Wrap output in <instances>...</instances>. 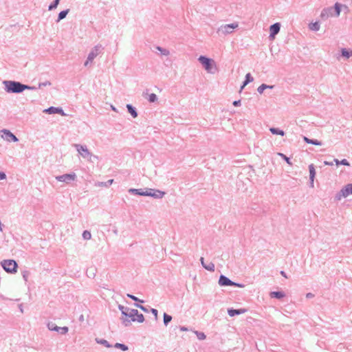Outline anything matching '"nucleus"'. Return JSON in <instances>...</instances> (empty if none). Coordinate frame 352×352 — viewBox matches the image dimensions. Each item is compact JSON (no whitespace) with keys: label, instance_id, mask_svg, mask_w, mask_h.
Listing matches in <instances>:
<instances>
[{"label":"nucleus","instance_id":"obj_1","mask_svg":"<svg viewBox=\"0 0 352 352\" xmlns=\"http://www.w3.org/2000/svg\"><path fill=\"white\" fill-rule=\"evenodd\" d=\"M3 83L5 85V90L8 93L20 94L25 90V85L18 81L4 80Z\"/></svg>","mask_w":352,"mask_h":352},{"label":"nucleus","instance_id":"obj_2","mask_svg":"<svg viewBox=\"0 0 352 352\" xmlns=\"http://www.w3.org/2000/svg\"><path fill=\"white\" fill-rule=\"evenodd\" d=\"M103 50L104 47L100 44H98L95 47H94L91 51L89 53L87 60L84 63V65L85 67H87L89 64H91L94 60V58L102 52Z\"/></svg>","mask_w":352,"mask_h":352},{"label":"nucleus","instance_id":"obj_3","mask_svg":"<svg viewBox=\"0 0 352 352\" xmlns=\"http://www.w3.org/2000/svg\"><path fill=\"white\" fill-rule=\"evenodd\" d=\"M1 265L3 270L10 274H14L17 272L18 264L12 259H6L1 261Z\"/></svg>","mask_w":352,"mask_h":352},{"label":"nucleus","instance_id":"obj_4","mask_svg":"<svg viewBox=\"0 0 352 352\" xmlns=\"http://www.w3.org/2000/svg\"><path fill=\"white\" fill-rule=\"evenodd\" d=\"M198 60L208 72L211 74L214 73L212 68H216V65L214 61L212 59L205 56H200L198 58Z\"/></svg>","mask_w":352,"mask_h":352},{"label":"nucleus","instance_id":"obj_5","mask_svg":"<svg viewBox=\"0 0 352 352\" xmlns=\"http://www.w3.org/2000/svg\"><path fill=\"white\" fill-rule=\"evenodd\" d=\"M349 195H352V184H346L339 192H338L334 197V201H340L342 198H345Z\"/></svg>","mask_w":352,"mask_h":352},{"label":"nucleus","instance_id":"obj_6","mask_svg":"<svg viewBox=\"0 0 352 352\" xmlns=\"http://www.w3.org/2000/svg\"><path fill=\"white\" fill-rule=\"evenodd\" d=\"M74 146L76 148L78 153L83 157V158H88L89 157L90 158L94 157L95 159H98V157L96 155H92L88 150L87 146L85 145H81L78 144H74Z\"/></svg>","mask_w":352,"mask_h":352},{"label":"nucleus","instance_id":"obj_7","mask_svg":"<svg viewBox=\"0 0 352 352\" xmlns=\"http://www.w3.org/2000/svg\"><path fill=\"white\" fill-rule=\"evenodd\" d=\"M118 309L121 311L122 315L124 316L126 318L128 317L131 319L132 317L135 316V315L138 314L137 309H131L124 305H119Z\"/></svg>","mask_w":352,"mask_h":352},{"label":"nucleus","instance_id":"obj_8","mask_svg":"<svg viewBox=\"0 0 352 352\" xmlns=\"http://www.w3.org/2000/svg\"><path fill=\"white\" fill-rule=\"evenodd\" d=\"M121 320H122V324L125 327H128L131 324V321L138 322L140 323L143 322L144 321V317L142 314H140L139 311H138V314H136L135 316L132 317L131 320H129L127 318H122Z\"/></svg>","mask_w":352,"mask_h":352},{"label":"nucleus","instance_id":"obj_9","mask_svg":"<svg viewBox=\"0 0 352 352\" xmlns=\"http://www.w3.org/2000/svg\"><path fill=\"white\" fill-rule=\"evenodd\" d=\"M76 178V175L73 173L63 174L56 177V179L58 182H65L66 184L70 183L72 181H74Z\"/></svg>","mask_w":352,"mask_h":352},{"label":"nucleus","instance_id":"obj_10","mask_svg":"<svg viewBox=\"0 0 352 352\" xmlns=\"http://www.w3.org/2000/svg\"><path fill=\"white\" fill-rule=\"evenodd\" d=\"M47 328L50 331H57L61 335H65L67 333L69 329L67 327H59L54 322H49L47 324Z\"/></svg>","mask_w":352,"mask_h":352},{"label":"nucleus","instance_id":"obj_11","mask_svg":"<svg viewBox=\"0 0 352 352\" xmlns=\"http://www.w3.org/2000/svg\"><path fill=\"white\" fill-rule=\"evenodd\" d=\"M238 27V23H232L230 24H226L225 25H221L218 32H222L224 34H230L232 32V30Z\"/></svg>","mask_w":352,"mask_h":352},{"label":"nucleus","instance_id":"obj_12","mask_svg":"<svg viewBox=\"0 0 352 352\" xmlns=\"http://www.w3.org/2000/svg\"><path fill=\"white\" fill-rule=\"evenodd\" d=\"M334 16L333 14V7H328L326 8H324L320 14V18L322 20H326L330 16Z\"/></svg>","mask_w":352,"mask_h":352},{"label":"nucleus","instance_id":"obj_13","mask_svg":"<svg viewBox=\"0 0 352 352\" xmlns=\"http://www.w3.org/2000/svg\"><path fill=\"white\" fill-rule=\"evenodd\" d=\"M43 111L47 113H49V114L58 113L63 116H66V113L64 112L63 109L60 107H50L45 109Z\"/></svg>","mask_w":352,"mask_h":352},{"label":"nucleus","instance_id":"obj_14","mask_svg":"<svg viewBox=\"0 0 352 352\" xmlns=\"http://www.w3.org/2000/svg\"><path fill=\"white\" fill-rule=\"evenodd\" d=\"M2 133H3L4 136H3L7 141H12V142H17L19 139L16 138V136L13 134L12 132H10L8 129H3Z\"/></svg>","mask_w":352,"mask_h":352},{"label":"nucleus","instance_id":"obj_15","mask_svg":"<svg viewBox=\"0 0 352 352\" xmlns=\"http://www.w3.org/2000/svg\"><path fill=\"white\" fill-rule=\"evenodd\" d=\"M280 29V24L275 23L270 27V37L274 38V36L279 32Z\"/></svg>","mask_w":352,"mask_h":352},{"label":"nucleus","instance_id":"obj_16","mask_svg":"<svg viewBox=\"0 0 352 352\" xmlns=\"http://www.w3.org/2000/svg\"><path fill=\"white\" fill-rule=\"evenodd\" d=\"M219 284L221 286H232L234 282L224 275H221L219 279Z\"/></svg>","mask_w":352,"mask_h":352},{"label":"nucleus","instance_id":"obj_17","mask_svg":"<svg viewBox=\"0 0 352 352\" xmlns=\"http://www.w3.org/2000/svg\"><path fill=\"white\" fill-rule=\"evenodd\" d=\"M310 186H314V181L316 176V170L313 164L309 165Z\"/></svg>","mask_w":352,"mask_h":352},{"label":"nucleus","instance_id":"obj_18","mask_svg":"<svg viewBox=\"0 0 352 352\" xmlns=\"http://www.w3.org/2000/svg\"><path fill=\"white\" fill-rule=\"evenodd\" d=\"M245 312V309H234L231 308V309H228V314L230 317L240 315Z\"/></svg>","mask_w":352,"mask_h":352},{"label":"nucleus","instance_id":"obj_19","mask_svg":"<svg viewBox=\"0 0 352 352\" xmlns=\"http://www.w3.org/2000/svg\"><path fill=\"white\" fill-rule=\"evenodd\" d=\"M126 107L127 109L128 112L131 115V116L133 118H135L138 117V112H137V110H136L135 107H134L131 104H127Z\"/></svg>","mask_w":352,"mask_h":352},{"label":"nucleus","instance_id":"obj_20","mask_svg":"<svg viewBox=\"0 0 352 352\" xmlns=\"http://www.w3.org/2000/svg\"><path fill=\"white\" fill-rule=\"evenodd\" d=\"M270 296L271 298L281 299L285 296V294L283 292L276 291L270 292Z\"/></svg>","mask_w":352,"mask_h":352},{"label":"nucleus","instance_id":"obj_21","mask_svg":"<svg viewBox=\"0 0 352 352\" xmlns=\"http://www.w3.org/2000/svg\"><path fill=\"white\" fill-rule=\"evenodd\" d=\"M129 192L133 195H141L144 196L145 190L142 188H130L129 190Z\"/></svg>","mask_w":352,"mask_h":352},{"label":"nucleus","instance_id":"obj_22","mask_svg":"<svg viewBox=\"0 0 352 352\" xmlns=\"http://www.w3.org/2000/svg\"><path fill=\"white\" fill-rule=\"evenodd\" d=\"M165 195V192L153 189V192L152 193V197L155 199H162Z\"/></svg>","mask_w":352,"mask_h":352},{"label":"nucleus","instance_id":"obj_23","mask_svg":"<svg viewBox=\"0 0 352 352\" xmlns=\"http://www.w3.org/2000/svg\"><path fill=\"white\" fill-rule=\"evenodd\" d=\"M342 6V5L340 4V3H335L334 6L333 7L334 16H340Z\"/></svg>","mask_w":352,"mask_h":352},{"label":"nucleus","instance_id":"obj_24","mask_svg":"<svg viewBox=\"0 0 352 352\" xmlns=\"http://www.w3.org/2000/svg\"><path fill=\"white\" fill-rule=\"evenodd\" d=\"M304 141L307 144L314 145H322V142L316 139H309L307 137H304Z\"/></svg>","mask_w":352,"mask_h":352},{"label":"nucleus","instance_id":"obj_25","mask_svg":"<svg viewBox=\"0 0 352 352\" xmlns=\"http://www.w3.org/2000/svg\"><path fill=\"white\" fill-rule=\"evenodd\" d=\"M274 85H267L266 84H261L258 88H257V91L259 93V94H263L264 90L266 89H273L274 88Z\"/></svg>","mask_w":352,"mask_h":352},{"label":"nucleus","instance_id":"obj_26","mask_svg":"<svg viewBox=\"0 0 352 352\" xmlns=\"http://www.w3.org/2000/svg\"><path fill=\"white\" fill-rule=\"evenodd\" d=\"M270 131L274 135H279L281 136H283L285 135V132L278 128L272 127L270 129Z\"/></svg>","mask_w":352,"mask_h":352},{"label":"nucleus","instance_id":"obj_27","mask_svg":"<svg viewBox=\"0 0 352 352\" xmlns=\"http://www.w3.org/2000/svg\"><path fill=\"white\" fill-rule=\"evenodd\" d=\"M69 9H67V10L60 12L58 14L56 22H59L62 19H65L66 17V16L67 15V14L69 13Z\"/></svg>","mask_w":352,"mask_h":352},{"label":"nucleus","instance_id":"obj_28","mask_svg":"<svg viewBox=\"0 0 352 352\" xmlns=\"http://www.w3.org/2000/svg\"><path fill=\"white\" fill-rule=\"evenodd\" d=\"M96 342L98 344H102V345H104V346H106L107 348H111L112 346V345L110 344L109 343V342L107 340H104V339L96 338Z\"/></svg>","mask_w":352,"mask_h":352},{"label":"nucleus","instance_id":"obj_29","mask_svg":"<svg viewBox=\"0 0 352 352\" xmlns=\"http://www.w3.org/2000/svg\"><path fill=\"white\" fill-rule=\"evenodd\" d=\"M341 54L343 57L349 58L351 56H352V50H346V48H342L341 50Z\"/></svg>","mask_w":352,"mask_h":352},{"label":"nucleus","instance_id":"obj_30","mask_svg":"<svg viewBox=\"0 0 352 352\" xmlns=\"http://www.w3.org/2000/svg\"><path fill=\"white\" fill-rule=\"evenodd\" d=\"M309 29L312 31H318L320 30V24L318 22H314L309 24Z\"/></svg>","mask_w":352,"mask_h":352},{"label":"nucleus","instance_id":"obj_31","mask_svg":"<svg viewBox=\"0 0 352 352\" xmlns=\"http://www.w3.org/2000/svg\"><path fill=\"white\" fill-rule=\"evenodd\" d=\"M164 317V324L165 326H167L168 323L172 320V316L164 313L163 315Z\"/></svg>","mask_w":352,"mask_h":352},{"label":"nucleus","instance_id":"obj_32","mask_svg":"<svg viewBox=\"0 0 352 352\" xmlns=\"http://www.w3.org/2000/svg\"><path fill=\"white\" fill-rule=\"evenodd\" d=\"M156 50H158L159 52H160L161 55H163V56H168L170 54V52L168 50L163 48L162 47H160V46H157Z\"/></svg>","mask_w":352,"mask_h":352},{"label":"nucleus","instance_id":"obj_33","mask_svg":"<svg viewBox=\"0 0 352 352\" xmlns=\"http://www.w3.org/2000/svg\"><path fill=\"white\" fill-rule=\"evenodd\" d=\"M204 268H205L206 270H207L210 272H214V265L213 263L209 262L208 263L204 265Z\"/></svg>","mask_w":352,"mask_h":352},{"label":"nucleus","instance_id":"obj_34","mask_svg":"<svg viewBox=\"0 0 352 352\" xmlns=\"http://www.w3.org/2000/svg\"><path fill=\"white\" fill-rule=\"evenodd\" d=\"M254 80V78L252 76L250 73H248L245 75V80H244V85H247L250 82H252Z\"/></svg>","mask_w":352,"mask_h":352},{"label":"nucleus","instance_id":"obj_35","mask_svg":"<svg viewBox=\"0 0 352 352\" xmlns=\"http://www.w3.org/2000/svg\"><path fill=\"white\" fill-rule=\"evenodd\" d=\"M114 347L120 349L123 351H127L129 349L128 346L126 344L122 343H116Z\"/></svg>","mask_w":352,"mask_h":352},{"label":"nucleus","instance_id":"obj_36","mask_svg":"<svg viewBox=\"0 0 352 352\" xmlns=\"http://www.w3.org/2000/svg\"><path fill=\"white\" fill-rule=\"evenodd\" d=\"M334 161L337 165H339V164L344 165V166L350 165L349 162L346 159H343L341 161H339L338 159H335Z\"/></svg>","mask_w":352,"mask_h":352},{"label":"nucleus","instance_id":"obj_37","mask_svg":"<svg viewBox=\"0 0 352 352\" xmlns=\"http://www.w3.org/2000/svg\"><path fill=\"white\" fill-rule=\"evenodd\" d=\"M60 2V0H54L48 7L49 10H54L57 8L58 3Z\"/></svg>","mask_w":352,"mask_h":352},{"label":"nucleus","instance_id":"obj_38","mask_svg":"<svg viewBox=\"0 0 352 352\" xmlns=\"http://www.w3.org/2000/svg\"><path fill=\"white\" fill-rule=\"evenodd\" d=\"M278 155L282 157L289 165H292V163L290 161L289 157H287L285 154L278 153Z\"/></svg>","mask_w":352,"mask_h":352},{"label":"nucleus","instance_id":"obj_39","mask_svg":"<svg viewBox=\"0 0 352 352\" xmlns=\"http://www.w3.org/2000/svg\"><path fill=\"white\" fill-rule=\"evenodd\" d=\"M91 237V234L89 231H88V230L83 231V232H82V238L84 239L88 240V239H90Z\"/></svg>","mask_w":352,"mask_h":352},{"label":"nucleus","instance_id":"obj_40","mask_svg":"<svg viewBox=\"0 0 352 352\" xmlns=\"http://www.w3.org/2000/svg\"><path fill=\"white\" fill-rule=\"evenodd\" d=\"M148 101L150 102H155V101H157V97L156 96V94H151L149 96H148Z\"/></svg>","mask_w":352,"mask_h":352},{"label":"nucleus","instance_id":"obj_41","mask_svg":"<svg viewBox=\"0 0 352 352\" xmlns=\"http://www.w3.org/2000/svg\"><path fill=\"white\" fill-rule=\"evenodd\" d=\"M126 296H127V297H129V298L132 299L133 300H134L135 302H144V300L139 299L138 298H137L136 296H135L132 294H127Z\"/></svg>","mask_w":352,"mask_h":352},{"label":"nucleus","instance_id":"obj_42","mask_svg":"<svg viewBox=\"0 0 352 352\" xmlns=\"http://www.w3.org/2000/svg\"><path fill=\"white\" fill-rule=\"evenodd\" d=\"M195 334L197 335L198 339L201 340H204L206 338V335L203 332L195 331Z\"/></svg>","mask_w":352,"mask_h":352},{"label":"nucleus","instance_id":"obj_43","mask_svg":"<svg viewBox=\"0 0 352 352\" xmlns=\"http://www.w3.org/2000/svg\"><path fill=\"white\" fill-rule=\"evenodd\" d=\"M51 85H52L51 82L47 80L45 82L38 83V88L41 89L43 87L50 86Z\"/></svg>","mask_w":352,"mask_h":352},{"label":"nucleus","instance_id":"obj_44","mask_svg":"<svg viewBox=\"0 0 352 352\" xmlns=\"http://www.w3.org/2000/svg\"><path fill=\"white\" fill-rule=\"evenodd\" d=\"M144 196L151 197H152V193L153 192V188H146L145 190Z\"/></svg>","mask_w":352,"mask_h":352},{"label":"nucleus","instance_id":"obj_45","mask_svg":"<svg viewBox=\"0 0 352 352\" xmlns=\"http://www.w3.org/2000/svg\"><path fill=\"white\" fill-rule=\"evenodd\" d=\"M113 179H109L106 182H102L101 186H104L105 187H109L110 185H111L113 184Z\"/></svg>","mask_w":352,"mask_h":352},{"label":"nucleus","instance_id":"obj_46","mask_svg":"<svg viewBox=\"0 0 352 352\" xmlns=\"http://www.w3.org/2000/svg\"><path fill=\"white\" fill-rule=\"evenodd\" d=\"M29 275H30V272L28 271H23L22 272V276H23V279L27 281L28 280V278L29 277Z\"/></svg>","mask_w":352,"mask_h":352},{"label":"nucleus","instance_id":"obj_47","mask_svg":"<svg viewBox=\"0 0 352 352\" xmlns=\"http://www.w3.org/2000/svg\"><path fill=\"white\" fill-rule=\"evenodd\" d=\"M151 311L154 315L155 320H157V314H158L157 310L156 309L151 308Z\"/></svg>","mask_w":352,"mask_h":352},{"label":"nucleus","instance_id":"obj_48","mask_svg":"<svg viewBox=\"0 0 352 352\" xmlns=\"http://www.w3.org/2000/svg\"><path fill=\"white\" fill-rule=\"evenodd\" d=\"M232 104L234 107H239L241 105V100H234Z\"/></svg>","mask_w":352,"mask_h":352},{"label":"nucleus","instance_id":"obj_49","mask_svg":"<svg viewBox=\"0 0 352 352\" xmlns=\"http://www.w3.org/2000/svg\"><path fill=\"white\" fill-rule=\"evenodd\" d=\"M232 286L238 287H241V288L244 287V285L238 283H235V282H234V284H232Z\"/></svg>","mask_w":352,"mask_h":352},{"label":"nucleus","instance_id":"obj_50","mask_svg":"<svg viewBox=\"0 0 352 352\" xmlns=\"http://www.w3.org/2000/svg\"><path fill=\"white\" fill-rule=\"evenodd\" d=\"M6 178V175L3 172H0V180L5 179Z\"/></svg>","mask_w":352,"mask_h":352},{"label":"nucleus","instance_id":"obj_51","mask_svg":"<svg viewBox=\"0 0 352 352\" xmlns=\"http://www.w3.org/2000/svg\"><path fill=\"white\" fill-rule=\"evenodd\" d=\"M25 87H27V88H25V89H29V90H35L37 89V87H36L29 86V85H25Z\"/></svg>","mask_w":352,"mask_h":352},{"label":"nucleus","instance_id":"obj_52","mask_svg":"<svg viewBox=\"0 0 352 352\" xmlns=\"http://www.w3.org/2000/svg\"><path fill=\"white\" fill-rule=\"evenodd\" d=\"M306 297H307V298H314V294H312V293H310V292H309V293H307V294H306Z\"/></svg>","mask_w":352,"mask_h":352},{"label":"nucleus","instance_id":"obj_53","mask_svg":"<svg viewBox=\"0 0 352 352\" xmlns=\"http://www.w3.org/2000/svg\"><path fill=\"white\" fill-rule=\"evenodd\" d=\"M140 309H142L143 311L144 312H148V309L146 308V307L144 306H142V307H140Z\"/></svg>","mask_w":352,"mask_h":352},{"label":"nucleus","instance_id":"obj_54","mask_svg":"<svg viewBox=\"0 0 352 352\" xmlns=\"http://www.w3.org/2000/svg\"><path fill=\"white\" fill-rule=\"evenodd\" d=\"M180 330L182 331H188V328L182 326V327H180Z\"/></svg>","mask_w":352,"mask_h":352},{"label":"nucleus","instance_id":"obj_55","mask_svg":"<svg viewBox=\"0 0 352 352\" xmlns=\"http://www.w3.org/2000/svg\"><path fill=\"white\" fill-rule=\"evenodd\" d=\"M200 261H201V263L203 267H204V265L206 264V263H204V258L203 257H201Z\"/></svg>","mask_w":352,"mask_h":352},{"label":"nucleus","instance_id":"obj_56","mask_svg":"<svg viewBox=\"0 0 352 352\" xmlns=\"http://www.w3.org/2000/svg\"><path fill=\"white\" fill-rule=\"evenodd\" d=\"M280 274L285 278H287L286 273L284 271H280Z\"/></svg>","mask_w":352,"mask_h":352},{"label":"nucleus","instance_id":"obj_57","mask_svg":"<svg viewBox=\"0 0 352 352\" xmlns=\"http://www.w3.org/2000/svg\"><path fill=\"white\" fill-rule=\"evenodd\" d=\"M19 309H20L21 312L23 313V309L22 305H19Z\"/></svg>","mask_w":352,"mask_h":352},{"label":"nucleus","instance_id":"obj_58","mask_svg":"<svg viewBox=\"0 0 352 352\" xmlns=\"http://www.w3.org/2000/svg\"><path fill=\"white\" fill-rule=\"evenodd\" d=\"M135 307H138V308H140V307H142V305H139V304H137V303H135Z\"/></svg>","mask_w":352,"mask_h":352},{"label":"nucleus","instance_id":"obj_59","mask_svg":"<svg viewBox=\"0 0 352 352\" xmlns=\"http://www.w3.org/2000/svg\"><path fill=\"white\" fill-rule=\"evenodd\" d=\"M246 85H244V82H243V85L241 87V90H242Z\"/></svg>","mask_w":352,"mask_h":352},{"label":"nucleus","instance_id":"obj_60","mask_svg":"<svg viewBox=\"0 0 352 352\" xmlns=\"http://www.w3.org/2000/svg\"><path fill=\"white\" fill-rule=\"evenodd\" d=\"M111 109H112L113 111H116V109L115 107L111 106Z\"/></svg>","mask_w":352,"mask_h":352},{"label":"nucleus","instance_id":"obj_61","mask_svg":"<svg viewBox=\"0 0 352 352\" xmlns=\"http://www.w3.org/2000/svg\"><path fill=\"white\" fill-rule=\"evenodd\" d=\"M325 164L332 165L333 164H332V163H330V162H325Z\"/></svg>","mask_w":352,"mask_h":352},{"label":"nucleus","instance_id":"obj_62","mask_svg":"<svg viewBox=\"0 0 352 352\" xmlns=\"http://www.w3.org/2000/svg\"><path fill=\"white\" fill-rule=\"evenodd\" d=\"M80 320H83V316H82H82H80Z\"/></svg>","mask_w":352,"mask_h":352}]
</instances>
